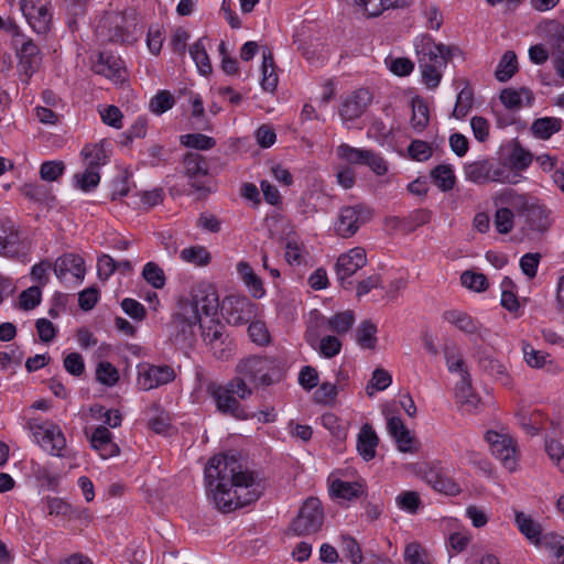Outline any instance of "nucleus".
<instances>
[{
  "instance_id": "1",
  "label": "nucleus",
  "mask_w": 564,
  "mask_h": 564,
  "mask_svg": "<svg viewBox=\"0 0 564 564\" xmlns=\"http://www.w3.org/2000/svg\"><path fill=\"white\" fill-rule=\"evenodd\" d=\"M208 494L216 508L230 512L259 499L261 481L253 473L243 470L235 456L217 455L205 467Z\"/></svg>"
},
{
  "instance_id": "2",
  "label": "nucleus",
  "mask_w": 564,
  "mask_h": 564,
  "mask_svg": "<svg viewBox=\"0 0 564 564\" xmlns=\"http://www.w3.org/2000/svg\"><path fill=\"white\" fill-rule=\"evenodd\" d=\"M219 308L218 294L213 285L199 282L191 289L188 296L177 300L170 322L169 340L178 349L187 350L197 341L196 327L200 326V314L214 316Z\"/></svg>"
},
{
  "instance_id": "3",
  "label": "nucleus",
  "mask_w": 564,
  "mask_h": 564,
  "mask_svg": "<svg viewBox=\"0 0 564 564\" xmlns=\"http://www.w3.org/2000/svg\"><path fill=\"white\" fill-rule=\"evenodd\" d=\"M494 202L495 205L512 207L518 215L524 217L527 226L533 231L545 232L553 224L552 212L539 199L527 194L505 188L496 194Z\"/></svg>"
},
{
  "instance_id": "4",
  "label": "nucleus",
  "mask_w": 564,
  "mask_h": 564,
  "mask_svg": "<svg viewBox=\"0 0 564 564\" xmlns=\"http://www.w3.org/2000/svg\"><path fill=\"white\" fill-rule=\"evenodd\" d=\"M457 52L456 47L437 44L430 36L422 37L416 44L419 68L427 88L434 89L440 85L444 68Z\"/></svg>"
},
{
  "instance_id": "5",
  "label": "nucleus",
  "mask_w": 564,
  "mask_h": 564,
  "mask_svg": "<svg viewBox=\"0 0 564 564\" xmlns=\"http://www.w3.org/2000/svg\"><path fill=\"white\" fill-rule=\"evenodd\" d=\"M372 217V210L364 205L344 206L339 209L334 223V230L341 238H350L359 228L369 221Z\"/></svg>"
},
{
  "instance_id": "6",
  "label": "nucleus",
  "mask_w": 564,
  "mask_h": 564,
  "mask_svg": "<svg viewBox=\"0 0 564 564\" xmlns=\"http://www.w3.org/2000/svg\"><path fill=\"white\" fill-rule=\"evenodd\" d=\"M135 26L122 12H109L100 20L97 32L109 42L129 43L135 41L130 28Z\"/></svg>"
},
{
  "instance_id": "7",
  "label": "nucleus",
  "mask_w": 564,
  "mask_h": 564,
  "mask_svg": "<svg viewBox=\"0 0 564 564\" xmlns=\"http://www.w3.org/2000/svg\"><path fill=\"white\" fill-rule=\"evenodd\" d=\"M324 521V511L319 499L311 497L302 505L297 517L291 524L296 535H308L317 532Z\"/></svg>"
},
{
  "instance_id": "8",
  "label": "nucleus",
  "mask_w": 564,
  "mask_h": 564,
  "mask_svg": "<svg viewBox=\"0 0 564 564\" xmlns=\"http://www.w3.org/2000/svg\"><path fill=\"white\" fill-rule=\"evenodd\" d=\"M20 10L32 30L37 34H46L52 28L51 0H19Z\"/></svg>"
},
{
  "instance_id": "9",
  "label": "nucleus",
  "mask_w": 564,
  "mask_h": 564,
  "mask_svg": "<svg viewBox=\"0 0 564 564\" xmlns=\"http://www.w3.org/2000/svg\"><path fill=\"white\" fill-rule=\"evenodd\" d=\"M21 44L14 41L15 54L18 57V72L22 82L29 84L33 74H35L41 66L42 57L39 46L31 39H25L22 34Z\"/></svg>"
},
{
  "instance_id": "10",
  "label": "nucleus",
  "mask_w": 564,
  "mask_h": 564,
  "mask_svg": "<svg viewBox=\"0 0 564 564\" xmlns=\"http://www.w3.org/2000/svg\"><path fill=\"white\" fill-rule=\"evenodd\" d=\"M274 361L267 357L251 356L238 362L236 371L256 386H269L272 383L271 370Z\"/></svg>"
},
{
  "instance_id": "11",
  "label": "nucleus",
  "mask_w": 564,
  "mask_h": 564,
  "mask_svg": "<svg viewBox=\"0 0 564 564\" xmlns=\"http://www.w3.org/2000/svg\"><path fill=\"white\" fill-rule=\"evenodd\" d=\"M486 441L490 446L492 455L501 462L503 467L513 471L517 468L518 453L513 438L507 433L488 431Z\"/></svg>"
},
{
  "instance_id": "12",
  "label": "nucleus",
  "mask_w": 564,
  "mask_h": 564,
  "mask_svg": "<svg viewBox=\"0 0 564 564\" xmlns=\"http://www.w3.org/2000/svg\"><path fill=\"white\" fill-rule=\"evenodd\" d=\"M33 434L37 444L50 455L67 456L66 438L58 425L50 422L43 423L34 427Z\"/></svg>"
},
{
  "instance_id": "13",
  "label": "nucleus",
  "mask_w": 564,
  "mask_h": 564,
  "mask_svg": "<svg viewBox=\"0 0 564 564\" xmlns=\"http://www.w3.org/2000/svg\"><path fill=\"white\" fill-rule=\"evenodd\" d=\"M182 173L187 178L188 185L196 192L206 187V178L209 171L207 159L198 152H186L182 159Z\"/></svg>"
},
{
  "instance_id": "14",
  "label": "nucleus",
  "mask_w": 564,
  "mask_h": 564,
  "mask_svg": "<svg viewBox=\"0 0 564 564\" xmlns=\"http://www.w3.org/2000/svg\"><path fill=\"white\" fill-rule=\"evenodd\" d=\"M367 264V254L364 248L355 247L349 251L341 253L335 264L337 280L343 288L350 289L351 281H348L359 269Z\"/></svg>"
},
{
  "instance_id": "15",
  "label": "nucleus",
  "mask_w": 564,
  "mask_h": 564,
  "mask_svg": "<svg viewBox=\"0 0 564 564\" xmlns=\"http://www.w3.org/2000/svg\"><path fill=\"white\" fill-rule=\"evenodd\" d=\"M207 393L213 398L216 409L223 413L231 415L239 420L247 419V414L240 402L234 397L231 391L225 384L210 382L207 384Z\"/></svg>"
},
{
  "instance_id": "16",
  "label": "nucleus",
  "mask_w": 564,
  "mask_h": 564,
  "mask_svg": "<svg viewBox=\"0 0 564 564\" xmlns=\"http://www.w3.org/2000/svg\"><path fill=\"white\" fill-rule=\"evenodd\" d=\"M227 322L239 326L249 323L256 317V304L246 296H227L224 301Z\"/></svg>"
},
{
  "instance_id": "17",
  "label": "nucleus",
  "mask_w": 564,
  "mask_h": 564,
  "mask_svg": "<svg viewBox=\"0 0 564 564\" xmlns=\"http://www.w3.org/2000/svg\"><path fill=\"white\" fill-rule=\"evenodd\" d=\"M175 379V371L170 366H144L139 369L137 384L143 391L155 389Z\"/></svg>"
},
{
  "instance_id": "18",
  "label": "nucleus",
  "mask_w": 564,
  "mask_h": 564,
  "mask_svg": "<svg viewBox=\"0 0 564 564\" xmlns=\"http://www.w3.org/2000/svg\"><path fill=\"white\" fill-rule=\"evenodd\" d=\"M54 273L62 282L82 281L85 275L84 259L74 253L58 257L53 267Z\"/></svg>"
},
{
  "instance_id": "19",
  "label": "nucleus",
  "mask_w": 564,
  "mask_h": 564,
  "mask_svg": "<svg viewBox=\"0 0 564 564\" xmlns=\"http://www.w3.org/2000/svg\"><path fill=\"white\" fill-rule=\"evenodd\" d=\"M443 318L464 334L476 336L480 340H485L489 335V330L487 328L482 327L479 322L465 312L457 310L445 311L443 313Z\"/></svg>"
},
{
  "instance_id": "20",
  "label": "nucleus",
  "mask_w": 564,
  "mask_h": 564,
  "mask_svg": "<svg viewBox=\"0 0 564 564\" xmlns=\"http://www.w3.org/2000/svg\"><path fill=\"white\" fill-rule=\"evenodd\" d=\"M370 102L371 94L367 89H358L343 100L339 115L345 121L356 120L362 116Z\"/></svg>"
},
{
  "instance_id": "21",
  "label": "nucleus",
  "mask_w": 564,
  "mask_h": 564,
  "mask_svg": "<svg viewBox=\"0 0 564 564\" xmlns=\"http://www.w3.org/2000/svg\"><path fill=\"white\" fill-rule=\"evenodd\" d=\"M91 447L104 459L119 454V446L112 441L111 432L104 425L96 427L90 436Z\"/></svg>"
},
{
  "instance_id": "22",
  "label": "nucleus",
  "mask_w": 564,
  "mask_h": 564,
  "mask_svg": "<svg viewBox=\"0 0 564 564\" xmlns=\"http://www.w3.org/2000/svg\"><path fill=\"white\" fill-rule=\"evenodd\" d=\"M455 398L464 411L476 412L479 410L480 398L473 390L470 373H464V378L456 383Z\"/></svg>"
},
{
  "instance_id": "23",
  "label": "nucleus",
  "mask_w": 564,
  "mask_h": 564,
  "mask_svg": "<svg viewBox=\"0 0 564 564\" xmlns=\"http://www.w3.org/2000/svg\"><path fill=\"white\" fill-rule=\"evenodd\" d=\"M387 429L391 437L395 441L400 452L413 453L415 451L414 437L399 416H390L387 421Z\"/></svg>"
},
{
  "instance_id": "24",
  "label": "nucleus",
  "mask_w": 564,
  "mask_h": 564,
  "mask_svg": "<svg viewBox=\"0 0 564 564\" xmlns=\"http://www.w3.org/2000/svg\"><path fill=\"white\" fill-rule=\"evenodd\" d=\"M95 72L107 78L123 79L124 68L122 61L113 55L100 53L97 63L94 66Z\"/></svg>"
},
{
  "instance_id": "25",
  "label": "nucleus",
  "mask_w": 564,
  "mask_h": 564,
  "mask_svg": "<svg viewBox=\"0 0 564 564\" xmlns=\"http://www.w3.org/2000/svg\"><path fill=\"white\" fill-rule=\"evenodd\" d=\"M478 364L480 369L494 377L496 381L506 387H510L512 384V378L507 367L500 360L490 355H482L479 357Z\"/></svg>"
},
{
  "instance_id": "26",
  "label": "nucleus",
  "mask_w": 564,
  "mask_h": 564,
  "mask_svg": "<svg viewBox=\"0 0 564 564\" xmlns=\"http://www.w3.org/2000/svg\"><path fill=\"white\" fill-rule=\"evenodd\" d=\"M500 100L508 109H520L523 106H531L534 100L533 93L527 88H506L500 93Z\"/></svg>"
},
{
  "instance_id": "27",
  "label": "nucleus",
  "mask_w": 564,
  "mask_h": 564,
  "mask_svg": "<svg viewBox=\"0 0 564 564\" xmlns=\"http://www.w3.org/2000/svg\"><path fill=\"white\" fill-rule=\"evenodd\" d=\"M379 438L371 425L364 424L358 434L357 449L366 462L375 458Z\"/></svg>"
},
{
  "instance_id": "28",
  "label": "nucleus",
  "mask_w": 564,
  "mask_h": 564,
  "mask_svg": "<svg viewBox=\"0 0 564 564\" xmlns=\"http://www.w3.org/2000/svg\"><path fill=\"white\" fill-rule=\"evenodd\" d=\"M19 234L11 223H0V256L12 258L18 253Z\"/></svg>"
},
{
  "instance_id": "29",
  "label": "nucleus",
  "mask_w": 564,
  "mask_h": 564,
  "mask_svg": "<svg viewBox=\"0 0 564 564\" xmlns=\"http://www.w3.org/2000/svg\"><path fill=\"white\" fill-rule=\"evenodd\" d=\"M261 72H262L261 86H262L263 90L270 91V93L274 91L278 86L279 76L275 72L273 54L270 48H264L262 51Z\"/></svg>"
},
{
  "instance_id": "30",
  "label": "nucleus",
  "mask_w": 564,
  "mask_h": 564,
  "mask_svg": "<svg viewBox=\"0 0 564 564\" xmlns=\"http://www.w3.org/2000/svg\"><path fill=\"white\" fill-rule=\"evenodd\" d=\"M464 171L466 178L475 184L489 183L491 162L489 160L471 162L465 165Z\"/></svg>"
},
{
  "instance_id": "31",
  "label": "nucleus",
  "mask_w": 564,
  "mask_h": 564,
  "mask_svg": "<svg viewBox=\"0 0 564 564\" xmlns=\"http://www.w3.org/2000/svg\"><path fill=\"white\" fill-rule=\"evenodd\" d=\"M430 111L426 102L421 97L412 99V116L410 119L411 127L416 132H422L429 126Z\"/></svg>"
},
{
  "instance_id": "32",
  "label": "nucleus",
  "mask_w": 564,
  "mask_h": 564,
  "mask_svg": "<svg viewBox=\"0 0 564 564\" xmlns=\"http://www.w3.org/2000/svg\"><path fill=\"white\" fill-rule=\"evenodd\" d=\"M329 491L332 496L348 501L359 497L364 492L362 486L360 484L348 482L340 479H335L332 481Z\"/></svg>"
},
{
  "instance_id": "33",
  "label": "nucleus",
  "mask_w": 564,
  "mask_h": 564,
  "mask_svg": "<svg viewBox=\"0 0 564 564\" xmlns=\"http://www.w3.org/2000/svg\"><path fill=\"white\" fill-rule=\"evenodd\" d=\"M562 127V120L554 117H544L536 119L532 126V133L543 140L550 139L554 133L558 132Z\"/></svg>"
},
{
  "instance_id": "34",
  "label": "nucleus",
  "mask_w": 564,
  "mask_h": 564,
  "mask_svg": "<svg viewBox=\"0 0 564 564\" xmlns=\"http://www.w3.org/2000/svg\"><path fill=\"white\" fill-rule=\"evenodd\" d=\"M519 531L534 544L540 542L541 527L531 517L523 512H516L514 517Z\"/></svg>"
},
{
  "instance_id": "35",
  "label": "nucleus",
  "mask_w": 564,
  "mask_h": 564,
  "mask_svg": "<svg viewBox=\"0 0 564 564\" xmlns=\"http://www.w3.org/2000/svg\"><path fill=\"white\" fill-rule=\"evenodd\" d=\"M356 4L369 17H379L384 11L400 7L404 0H355Z\"/></svg>"
},
{
  "instance_id": "36",
  "label": "nucleus",
  "mask_w": 564,
  "mask_h": 564,
  "mask_svg": "<svg viewBox=\"0 0 564 564\" xmlns=\"http://www.w3.org/2000/svg\"><path fill=\"white\" fill-rule=\"evenodd\" d=\"M48 516L69 519L75 514V508L66 500L58 497H46L42 501Z\"/></svg>"
},
{
  "instance_id": "37",
  "label": "nucleus",
  "mask_w": 564,
  "mask_h": 564,
  "mask_svg": "<svg viewBox=\"0 0 564 564\" xmlns=\"http://www.w3.org/2000/svg\"><path fill=\"white\" fill-rule=\"evenodd\" d=\"M496 206L498 208L495 213L494 225L499 234L507 235L511 232L514 227V209L509 205Z\"/></svg>"
},
{
  "instance_id": "38",
  "label": "nucleus",
  "mask_w": 564,
  "mask_h": 564,
  "mask_svg": "<svg viewBox=\"0 0 564 564\" xmlns=\"http://www.w3.org/2000/svg\"><path fill=\"white\" fill-rule=\"evenodd\" d=\"M434 184L443 192L451 191L455 185V174L451 165L440 164L431 172Z\"/></svg>"
},
{
  "instance_id": "39",
  "label": "nucleus",
  "mask_w": 564,
  "mask_h": 564,
  "mask_svg": "<svg viewBox=\"0 0 564 564\" xmlns=\"http://www.w3.org/2000/svg\"><path fill=\"white\" fill-rule=\"evenodd\" d=\"M517 70H518L517 55L512 51H507L502 55V57L496 68L495 76L499 82L505 83V82L509 80L517 73Z\"/></svg>"
},
{
  "instance_id": "40",
  "label": "nucleus",
  "mask_w": 564,
  "mask_h": 564,
  "mask_svg": "<svg viewBox=\"0 0 564 564\" xmlns=\"http://www.w3.org/2000/svg\"><path fill=\"white\" fill-rule=\"evenodd\" d=\"M189 54L202 75H209L212 73V64L203 39L198 40L189 47Z\"/></svg>"
},
{
  "instance_id": "41",
  "label": "nucleus",
  "mask_w": 564,
  "mask_h": 564,
  "mask_svg": "<svg viewBox=\"0 0 564 564\" xmlns=\"http://www.w3.org/2000/svg\"><path fill=\"white\" fill-rule=\"evenodd\" d=\"M523 358L527 365L531 368H542L547 364H551V357L543 350L535 349L531 344L522 343Z\"/></svg>"
},
{
  "instance_id": "42",
  "label": "nucleus",
  "mask_w": 564,
  "mask_h": 564,
  "mask_svg": "<svg viewBox=\"0 0 564 564\" xmlns=\"http://www.w3.org/2000/svg\"><path fill=\"white\" fill-rule=\"evenodd\" d=\"M180 258L184 262L198 267L207 265L212 260L210 253L203 246H192L183 249L180 253Z\"/></svg>"
},
{
  "instance_id": "43",
  "label": "nucleus",
  "mask_w": 564,
  "mask_h": 564,
  "mask_svg": "<svg viewBox=\"0 0 564 564\" xmlns=\"http://www.w3.org/2000/svg\"><path fill=\"white\" fill-rule=\"evenodd\" d=\"M215 358L219 360L230 359L236 350V344L228 334L207 346Z\"/></svg>"
},
{
  "instance_id": "44",
  "label": "nucleus",
  "mask_w": 564,
  "mask_h": 564,
  "mask_svg": "<svg viewBox=\"0 0 564 564\" xmlns=\"http://www.w3.org/2000/svg\"><path fill=\"white\" fill-rule=\"evenodd\" d=\"M474 94L473 89L468 86L464 87L456 97L455 107L452 117L455 119L465 118L473 108Z\"/></svg>"
},
{
  "instance_id": "45",
  "label": "nucleus",
  "mask_w": 564,
  "mask_h": 564,
  "mask_svg": "<svg viewBox=\"0 0 564 564\" xmlns=\"http://www.w3.org/2000/svg\"><path fill=\"white\" fill-rule=\"evenodd\" d=\"M376 333L377 326L372 322L362 321L356 330V340L362 348L373 349L377 343Z\"/></svg>"
},
{
  "instance_id": "46",
  "label": "nucleus",
  "mask_w": 564,
  "mask_h": 564,
  "mask_svg": "<svg viewBox=\"0 0 564 564\" xmlns=\"http://www.w3.org/2000/svg\"><path fill=\"white\" fill-rule=\"evenodd\" d=\"M489 182L517 184L520 182L521 175L510 167L509 164L494 165L491 163V171L489 174Z\"/></svg>"
},
{
  "instance_id": "47",
  "label": "nucleus",
  "mask_w": 564,
  "mask_h": 564,
  "mask_svg": "<svg viewBox=\"0 0 564 564\" xmlns=\"http://www.w3.org/2000/svg\"><path fill=\"white\" fill-rule=\"evenodd\" d=\"M533 161V155L519 143L514 144L509 155V165L514 172L527 170Z\"/></svg>"
},
{
  "instance_id": "48",
  "label": "nucleus",
  "mask_w": 564,
  "mask_h": 564,
  "mask_svg": "<svg viewBox=\"0 0 564 564\" xmlns=\"http://www.w3.org/2000/svg\"><path fill=\"white\" fill-rule=\"evenodd\" d=\"M427 481L438 492H443L448 496H456L460 492L459 486L453 479L444 475L432 473L427 476Z\"/></svg>"
},
{
  "instance_id": "49",
  "label": "nucleus",
  "mask_w": 564,
  "mask_h": 564,
  "mask_svg": "<svg viewBox=\"0 0 564 564\" xmlns=\"http://www.w3.org/2000/svg\"><path fill=\"white\" fill-rule=\"evenodd\" d=\"M501 305L509 312H517L520 308L518 296L514 292L513 281L505 276L501 281Z\"/></svg>"
},
{
  "instance_id": "50",
  "label": "nucleus",
  "mask_w": 564,
  "mask_h": 564,
  "mask_svg": "<svg viewBox=\"0 0 564 564\" xmlns=\"http://www.w3.org/2000/svg\"><path fill=\"white\" fill-rule=\"evenodd\" d=\"M100 182V174L93 167H87L83 173L74 175V185L83 192H89L98 186Z\"/></svg>"
},
{
  "instance_id": "51",
  "label": "nucleus",
  "mask_w": 564,
  "mask_h": 564,
  "mask_svg": "<svg viewBox=\"0 0 564 564\" xmlns=\"http://www.w3.org/2000/svg\"><path fill=\"white\" fill-rule=\"evenodd\" d=\"M82 155L86 161V166L93 167L94 170L97 171L100 165H104L107 162V156L102 144H90L84 147V149L82 150Z\"/></svg>"
},
{
  "instance_id": "52",
  "label": "nucleus",
  "mask_w": 564,
  "mask_h": 564,
  "mask_svg": "<svg viewBox=\"0 0 564 564\" xmlns=\"http://www.w3.org/2000/svg\"><path fill=\"white\" fill-rule=\"evenodd\" d=\"M355 322V315L351 311H345L335 314L327 319L329 329L338 335L347 333Z\"/></svg>"
},
{
  "instance_id": "53",
  "label": "nucleus",
  "mask_w": 564,
  "mask_h": 564,
  "mask_svg": "<svg viewBox=\"0 0 564 564\" xmlns=\"http://www.w3.org/2000/svg\"><path fill=\"white\" fill-rule=\"evenodd\" d=\"M180 142L182 145L186 148H193L196 150H209L214 148L216 144L214 138L202 133L183 134L180 138Z\"/></svg>"
},
{
  "instance_id": "54",
  "label": "nucleus",
  "mask_w": 564,
  "mask_h": 564,
  "mask_svg": "<svg viewBox=\"0 0 564 564\" xmlns=\"http://www.w3.org/2000/svg\"><path fill=\"white\" fill-rule=\"evenodd\" d=\"M175 104L174 96L169 90H160L149 102V109L154 115H162Z\"/></svg>"
},
{
  "instance_id": "55",
  "label": "nucleus",
  "mask_w": 564,
  "mask_h": 564,
  "mask_svg": "<svg viewBox=\"0 0 564 564\" xmlns=\"http://www.w3.org/2000/svg\"><path fill=\"white\" fill-rule=\"evenodd\" d=\"M200 335L206 346L225 336L226 327L219 321L210 319L207 325L200 324Z\"/></svg>"
},
{
  "instance_id": "56",
  "label": "nucleus",
  "mask_w": 564,
  "mask_h": 564,
  "mask_svg": "<svg viewBox=\"0 0 564 564\" xmlns=\"http://www.w3.org/2000/svg\"><path fill=\"white\" fill-rule=\"evenodd\" d=\"M142 276L154 289H162L165 285L164 271L155 262H148L144 265Z\"/></svg>"
},
{
  "instance_id": "57",
  "label": "nucleus",
  "mask_w": 564,
  "mask_h": 564,
  "mask_svg": "<svg viewBox=\"0 0 564 564\" xmlns=\"http://www.w3.org/2000/svg\"><path fill=\"white\" fill-rule=\"evenodd\" d=\"M392 382V378L388 371L384 369H376L372 372L371 380L368 382L366 387V392L368 395H372L375 391H382L387 389Z\"/></svg>"
},
{
  "instance_id": "58",
  "label": "nucleus",
  "mask_w": 564,
  "mask_h": 564,
  "mask_svg": "<svg viewBox=\"0 0 564 564\" xmlns=\"http://www.w3.org/2000/svg\"><path fill=\"white\" fill-rule=\"evenodd\" d=\"M367 153L368 150L357 149L346 143H343L337 148L338 156L350 164L364 165Z\"/></svg>"
},
{
  "instance_id": "59",
  "label": "nucleus",
  "mask_w": 564,
  "mask_h": 564,
  "mask_svg": "<svg viewBox=\"0 0 564 564\" xmlns=\"http://www.w3.org/2000/svg\"><path fill=\"white\" fill-rule=\"evenodd\" d=\"M97 380L108 387L116 384L119 380L118 370L108 361H101L96 369Z\"/></svg>"
},
{
  "instance_id": "60",
  "label": "nucleus",
  "mask_w": 564,
  "mask_h": 564,
  "mask_svg": "<svg viewBox=\"0 0 564 564\" xmlns=\"http://www.w3.org/2000/svg\"><path fill=\"white\" fill-rule=\"evenodd\" d=\"M460 281L464 286L476 292L485 291L488 288V280L482 273L466 271L460 275Z\"/></svg>"
},
{
  "instance_id": "61",
  "label": "nucleus",
  "mask_w": 564,
  "mask_h": 564,
  "mask_svg": "<svg viewBox=\"0 0 564 564\" xmlns=\"http://www.w3.org/2000/svg\"><path fill=\"white\" fill-rule=\"evenodd\" d=\"M338 394L336 384L324 382L314 392V401L318 404L329 405L333 404Z\"/></svg>"
},
{
  "instance_id": "62",
  "label": "nucleus",
  "mask_w": 564,
  "mask_h": 564,
  "mask_svg": "<svg viewBox=\"0 0 564 564\" xmlns=\"http://www.w3.org/2000/svg\"><path fill=\"white\" fill-rule=\"evenodd\" d=\"M408 152L411 159L419 162L427 161L433 154L431 145L422 140H413L408 147Z\"/></svg>"
},
{
  "instance_id": "63",
  "label": "nucleus",
  "mask_w": 564,
  "mask_h": 564,
  "mask_svg": "<svg viewBox=\"0 0 564 564\" xmlns=\"http://www.w3.org/2000/svg\"><path fill=\"white\" fill-rule=\"evenodd\" d=\"M545 452L554 465L561 470H564V446L555 441L547 440L545 442Z\"/></svg>"
},
{
  "instance_id": "64",
  "label": "nucleus",
  "mask_w": 564,
  "mask_h": 564,
  "mask_svg": "<svg viewBox=\"0 0 564 564\" xmlns=\"http://www.w3.org/2000/svg\"><path fill=\"white\" fill-rule=\"evenodd\" d=\"M404 561L406 564H430L419 543H410L405 546Z\"/></svg>"
}]
</instances>
